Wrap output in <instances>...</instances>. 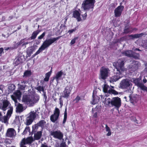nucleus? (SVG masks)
Wrapping results in <instances>:
<instances>
[{"instance_id":"nucleus-25","label":"nucleus","mask_w":147,"mask_h":147,"mask_svg":"<svg viewBox=\"0 0 147 147\" xmlns=\"http://www.w3.org/2000/svg\"><path fill=\"white\" fill-rule=\"evenodd\" d=\"M29 115L28 117L30 118H31L34 120L35 118L36 117L37 115H38L36 112H34V111H31L29 113Z\"/></svg>"},{"instance_id":"nucleus-14","label":"nucleus","mask_w":147,"mask_h":147,"mask_svg":"<svg viewBox=\"0 0 147 147\" xmlns=\"http://www.w3.org/2000/svg\"><path fill=\"white\" fill-rule=\"evenodd\" d=\"M16 134L15 130L13 128H8L7 131L6 136L10 138H13Z\"/></svg>"},{"instance_id":"nucleus-7","label":"nucleus","mask_w":147,"mask_h":147,"mask_svg":"<svg viewBox=\"0 0 147 147\" xmlns=\"http://www.w3.org/2000/svg\"><path fill=\"white\" fill-rule=\"evenodd\" d=\"M10 107H11V104L7 100H4L2 102L0 103V109L2 110L3 111H6Z\"/></svg>"},{"instance_id":"nucleus-20","label":"nucleus","mask_w":147,"mask_h":147,"mask_svg":"<svg viewBox=\"0 0 147 147\" xmlns=\"http://www.w3.org/2000/svg\"><path fill=\"white\" fill-rule=\"evenodd\" d=\"M112 99H111L110 98H105L104 102V104L106 107H111L112 106Z\"/></svg>"},{"instance_id":"nucleus-21","label":"nucleus","mask_w":147,"mask_h":147,"mask_svg":"<svg viewBox=\"0 0 147 147\" xmlns=\"http://www.w3.org/2000/svg\"><path fill=\"white\" fill-rule=\"evenodd\" d=\"M9 117L7 116H4L3 117L2 115V112L0 111V121H3L4 123H6L8 120V118Z\"/></svg>"},{"instance_id":"nucleus-51","label":"nucleus","mask_w":147,"mask_h":147,"mask_svg":"<svg viewBox=\"0 0 147 147\" xmlns=\"http://www.w3.org/2000/svg\"><path fill=\"white\" fill-rule=\"evenodd\" d=\"M20 120L19 116H16L15 117V118L14 120V123H17L20 122Z\"/></svg>"},{"instance_id":"nucleus-32","label":"nucleus","mask_w":147,"mask_h":147,"mask_svg":"<svg viewBox=\"0 0 147 147\" xmlns=\"http://www.w3.org/2000/svg\"><path fill=\"white\" fill-rule=\"evenodd\" d=\"M9 109L7 111L6 116L9 117V118L11 116V114H12L13 111V107H10L9 108Z\"/></svg>"},{"instance_id":"nucleus-54","label":"nucleus","mask_w":147,"mask_h":147,"mask_svg":"<svg viewBox=\"0 0 147 147\" xmlns=\"http://www.w3.org/2000/svg\"><path fill=\"white\" fill-rule=\"evenodd\" d=\"M128 36L130 38V39L133 40L136 38L135 34L129 35Z\"/></svg>"},{"instance_id":"nucleus-47","label":"nucleus","mask_w":147,"mask_h":147,"mask_svg":"<svg viewBox=\"0 0 147 147\" xmlns=\"http://www.w3.org/2000/svg\"><path fill=\"white\" fill-rule=\"evenodd\" d=\"M11 97L12 99L15 102V105H16V104L18 103V100H17V99H18V98H17L16 97V96H15L14 95H11Z\"/></svg>"},{"instance_id":"nucleus-62","label":"nucleus","mask_w":147,"mask_h":147,"mask_svg":"<svg viewBox=\"0 0 147 147\" xmlns=\"http://www.w3.org/2000/svg\"><path fill=\"white\" fill-rule=\"evenodd\" d=\"M3 86L2 85H0V90L3 91Z\"/></svg>"},{"instance_id":"nucleus-63","label":"nucleus","mask_w":147,"mask_h":147,"mask_svg":"<svg viewBox=\"0 0 147 147\" xmlns=\"http://www.w3.org/2000/svg\"><path fill=\"white\" fill-rule=\"evenodd\" d=\"M108 131V133L107 134V135L108 136H111V130L109 131Z\"/></svg>"},{"instance_id":"nucleus-48","label":"nucleus","mask_w":147,"mask_h":147,"mask_svg":"<svg viewBox=\"0 0 147 147\" xmlns=\"http://www.w3.org/2000/svg\"><path fill=\"white\" fill-rule=\"evenodd\" d=\"M79 37H76L74 38L71 41L70 44L71 45H73V44H74L76 42V40H78V38Z\"/></svg>"},{"instance_id":"nucleus-44","label":"nucleus","mask_w":147,"mask_h":147,"mask_svg":"<svg viewBox=\"0 0 147 147\" xmlns=\"http://www.w3.org/2000/svg\"><path fill=\"white\" fill-rule=\"evenodd\" d=\"M109 88L108 85L106 84H105L103 88V91L105 93H108V89Z\"/></svg>"},{"instance_id":"nucleus-1","label":"nucleus","mask_w":147,"mask_h":147,"mask_svg":"<svg viewBox=\"0 0 147 147\" xmlns=\"http://www.w3.org/2000/svg\"><path fill=\"white\" fill-rule=\"evenodd\" d=\"M124 60L123 59H118L117 62L113 63V65L117 69V72L115 75L110 78V81L111 83H113L118 80L122 77V72L124 71Z\"/></svg>"},{"instance_id":"nucleus-19","label":"nucleus","mask_w":147,"mask_h":147,"mask_svg":"<svg viewBox=\"0 0 147 147\" xmlns=\"http://www.w3.org/2000/svg\"><path fill=\"white\" fill-rule=\"evenodd\" d=\"M71 92L70 88L67 86L65 88L63 91L64 95L63 96V97L65 98H68Z\"/></svg>"},{"instance_id":"nucleus-15","label":"nucleus","mask_w":147,"mask_h":147,"mask_svg":"<svg viewBox=\"0 0 147 147\" xmlns=\"http://www.w3.org/2000/svg\"><path fill=\"white\" fill-rule=\"evenodd\" d=\"M28 83L29 81L28 80H21V84H18L19 89L22 90H24L27 86V84H28Z\"/></svg>"},{"instance_id":"nucleus-34","label":"nucleus","mask_w":147,"mask_h":147,"mask_svg":"<svg viewBox=\"0 0 147 147\" xmlns=\"http://www.w3.org/2000/svg\"><path fill=\"white\" fill-rule=\"evenodd\" d=\"M51 72L49 71L46 74L45 78L44 79V81L45 82H48L49 81V78L51 75Z\"/></svg>"},{"instance_id":"nucleus-60","label":"nucleus","mask_w":147,"mask_h":147,"mask_svg":"<svg viewBox=\"0 0 147 147\" xmlns=\"http://www.w3.org/2000/svg\"><path fill=\"white\" fill-rule=\"evenodd\" d=\"M41 147H51V146H48L46 143L41 144Z\"/></svg>"},{"instance_id":"nucleus-46","label":"nucleus","mask_w":147,"mask_h":147,"mask_svg":"<svg viewBox=\"0 0 147 147\" xmlns=\"http://www.w3.org/2000/svg\"><path fill=\"white\" fill-rule=\"evenodd\" d=\"M66 144L65 142H62L61 143L60 145L59 144L56 145L55 147H66Z\"/></svg>"},{"instance_id":"nucleus-12","label":"nucleus","mask_w":147,"mask_h":147,"mask_svg":"<svg viewBox=\"0 0 147 147\" xmlns=\"http://www.w3.org/2000/svg\"><path fill=\"white\" fill-rule=\"evenodd\" d=\"M134 82L136 85L140 88L141 90L147 92V87L145 86L142 83H140L139 80L138 79H135L134 80Z\"/></svg>"},{"instance_id":"nucleus-40","label":"nucleus","mask_w":147,"mask_h":147,"mask_svg":"<svg viewBox=\"0 0 147 147\" xmlns=\"http://www.w3.org/2000/svg\"><path fill=\"white\" fill-rule=\"evenodd\" d=\"M108 93L114 95H117L118 94L117 92L112 89H110L108 90Z\"/></svg>"},{"instance_id":"nucleus-43","label":"nucleus","mask_w":147,"mask_h":147,"mask_svg":"<svg viewBox=\"0 0 147 147\" xmlns=\"http://www.w3.org/2000/svg\"><path fill=\"white\" fill-rule=\"evenodd\" d=\"M27 142L28 144H31L34 141V139L32 137H29L27 138Z\"/></svg>"},{"instance_id":"nucleus-57","label":"nucleus","mask_w":147,"mask_h":147,"mask_svg":"<svg viewBox=\"0 0 147 147\" xmlns=\"http://www.w3.org/2000/svg\"><path fill=\"white\" fill-rule=\"evenodd\" d=\"M21 61H20V60L19 59H18L17 60H16V61L15 62V64L16 65H18V64H20V63H21Z\"/></svg>"},{"instance_id":"nucleus-8","label":"nucleus","mask_w":147,"mask_h":147,"mask_svg":"<svg viewBox=\"0 0 147 147\" xmlns=\"http://www.w3.org/2000/svg\"><path fill=\"white\" fill-rule=\"evenodd\" d=\"M60 114V111L59 109L57 108H56L54 111V114L50 116L51 121L52 122L55 123L58 119Z\"/></svg>"},{"instance_id":"nucleus-59","label":"nucleus","mask_w":147,"mask_h":147,"mask_svg":"<svg viewBox=\"0 0 147 147\" xmlns=\"http://www.w3.org/2000/svg\"><path fill=\"white\" fill-rule=\"evenodd\" d=\"M59 102H60L59 103L60 104L61 107L63 106V100H62L61 98L60 97L59 99Z\"/></svg>"},{"instance_id":"nucleus-17","label":"nucleus","mask_w":147,"mask_h":147,"mask_svg":"<svg viewBox=\"0 0 147 147\" xmlns=\"http://www.w3.org/2000/svg\"><path fill=\"white\" fill-rule=\"evenodd\" d=\"M100 98L99 97L96 95V92L94 91L92 93V100L91 102L92 105H94L97 103L99 101Z\"/></svg>"},{"instance_id":"nucleus-41","label":"nucleus","mask_w":147,"mask_h":147,"mask_svg":"<svg viewBox=\"0 0 147 147\" xmlns=\"http://www.w3.org/2000/svg\"><path fill=\"white\" fill-rule=\"evenodd\" d=\"M81 100H82V99L80 97L79 95H78L73 100V101L75 103H79L80 101Z\"/></svg>"},{"instance_id":"nucleus-5","label":"nucleus","mask_w":147,"mask_h":147,"mask_svg":"<svg viewBox=\"0 0 147 147\" xmlns=\"http://www.w3.org/2000/svg\"><path fill=\"white\" fill-rule=\"evenodd\" d=\"M61 37L62 36H60L57 37H53L48 39H46L44 41L42 44L45 48H46Z\"/></svg>"},{"instance_id":"nucleus-50","label":"nucleus","mask_w":147,"mask_h":147,"mask_svg":"<svg viewBox=\"0 0 147 147\" xmlns=\"http://www.w3.org/2000/svg\"><path fill=\"white\" fill-rule=\"evenodd\" d=\"M36 89L39 92L41 91H43L44 90V88L43 86H39L36 88Z\"/></svg>"},{"instance_id":"nucleus-24","label":"nucleus","mask_w":147,"mask_h":147,"mask_svg":"<svg viewBox=\"0 0 147 147\" xmlns=\"http://www.w3.org/2000/svg\"><path fill=\"white\" fill-rule=\"evenodd\" d=\"M40 31L37 30L34 32L32 34L31 36L30 37L31 40H34L35 39L37 35L39 33Z\"/></svg>"},{"instance_id":"nucleus-10","label":"nucleus","mask_w":147,"mask_h":147,"mask_svg":"<svg viewBox=\"0 0 147 147\" xmlns=\"http://www.w3.org/2000/svg\"><path fill=\"white\" fill-rule=\"evenodd\" d=\"M101 105H97L95 108H92V113L93 117L97 118L98 117L101 112Z\"/></svg>"},{"instance_id":"nucleus-2","label":"nucleus","mask_w":147,"mask_h":147,"mask_svg":"<svg viewBox=\"0 0 147 147\" xmlns=\"http://www.w3.org/2000/svg\"><path fill=\"white\" fill-rule=\"evenodd\" d=\"M39 99V97L38 96L26 95L23 97L22 101L24 104L29 105V106L32 107L34 106V104L37 102Z\"/></svg>"},{"instance_id":"nucleus-49","label":"nucleus","mask_w":147,"mask_h":147,"mask_svg":"<svg viewBox=\"0 0 147 147\" xmlns=\"http://www.w3.org/2000/svg\"><path fill=\"white\" fill-rule=\"evenodd\" d=\"M30 130V127H25L23 132L22 133L23 135H25L27 133V131H29Z\"/></svg>"},{"instance_id":"nucleus-9","label":"nucleus","mask_w":147,"mask_h":147,"mask_svg":"<svg viewBox=\"0 0 147 147\" xmlns=\"http://www.w3.org/2000/svg\"><path fill=\"white\" fill-rule=\"evenodd\" d=\"M50 135L52 136L54 138L58 139L59 140H61L63 137V135L60 130L51 131Z\"/></svg>"},{"instance_id":"nucleus-53","label":"nucleus","mask_w":147,"mask_h":147,"mask_svg":"<svg viewBox=\"0 0 147 147\" xmlns=\"http://www.w3.org/2000/svg\"><path fill=\"white\" fill-rule=\"evenodd\" d=\"M46 34V32H43L41 35L38 36V39H42L43 37L45 36Z\"/></svg>"},{"instance_id":"nucleus-26","label":"nucleus","mask_w":147,"mask_h":147,"mask_svg":"<svg viewBox=\"0 0 147 147\" xmlns=\"http://www.w3.org/2000/svg\"><path fill=\"white\" fill-rule=\"evenodd\" d=\"M42 132L41 131H38L34 135V139L35 140H38L40 139L42 136Z\"/></svg>"},{"instance_id":"nucleus-4","label":"nucleus","mask_w":147,"mask_h":147,"mask_svg":"<svg viewBox=\"0 0 147 147\" xmlns=\"http://www.w3.org/2000/svg\"><path fill=\"white\" fill-rule=\"evenodd\" d=\"M121 105V98L118 97H113L112 98V107H114V108L117 110Z\"/></svg>"},{"instance_id":"nucleus-55","label":"nucleus","mask_w":147,"mask_h":147,"mask_svg":"<svg viewBox=\"0 0 147 147\" xmlns=\"http://www.w3.org/2000/svg\"><path fill=\"white\" fill-rule=\"evenodd\" d=\"M82 17L83 20H86L87 16V13L86 12L84 14H82Z\"/></svg>"},{"instance_id":"nucleus-64","label":"nucleus","mask_w":147,"mask_h":147,"mask_svg":"<svg viewBox=\"0 0 147 147\" xmlns=\"http://www.w3.org/2000/svg\"><path fill=\"white\" fill-rule=\"evenodd\" d=\"M34 129H38V127H39V126L38 125H37V123L36 124H35L34 125Z\"/></svg>"},{"instance_id":"nucleus-35","label":"nucleus","mask_w":147,"mask_h":147,"mask_svg":"<svg viewBox=\"0 0 147 147\" xmlns=\"http://www.w3.org/2000/svg\"><path fill=\"white\" fill-rule=\"evenodd\" d=\"M33 120L31 118L27 117L26 120V122L25 124L27 125H29L31 124Z\"/></svg>"},{"instance_id":"nucleus-6","label":"nucleus","mask_w":147,"mask_h":147,"mask_svg":"<svg viewBox=\"0 0 147 147\" xmlns=\"http://www.w3.org/2000/svg\"><path fill=\"white\" fill-rule=\"evenodd\" d=\"M109 71V70L108 68H106L103 66L102 67L100 70L101 78L103 80H105L108 76Z\"/></svg>"},{"instance_id":"nucleus-31","label":"nucleus","mask_w":147,"mask_h":147,"mask_svg":"<svg viewBox=\"0 0 147 147\" xmlns=\"http://www.w3.org/2000/svg\"><path fill=\"white\" fill-rule=\"evenodd\" d=\"M130 27H129L127 26H125L123 30V33L127 34L130 32H132V31L130 30Z\"/></svg>"},{"instance_id":"nucleus-39","label":"nucleus","mask_w":147,"mask_h":147,"mask_svg":"<svg viewBox=\"0 0 147 147\" xmlns=\"http://www.w3.org/2000/svg\"><path fill=\"white\" fill-rule=\"evenodd\" d=\"M67 108H66L64 113V116L63 121V124H65L67 119Z\"/></svg>"},{"instance_id":"nucleus-27","label":"nucleus","mask_w":147,"mask_h":147,"mask_svg":"<svg viewBox=\"0 0 147 147\" xmlns=\"http://www.w3.org/2000/svg\"><path fill=\"white\" fill-rule=\"evenodd\" d=\"M63 74V72L62 70H61L58 71L56 74L55 77H54V78H55L57 82L59 81V78L62 76Z\"/></svg>"},{"instance_id":"nucleus-13","label":"nucleus","mask_w":147,"mask_h":147,"mask_svg":"<svg viewBox=\"0 0 147 147\" xmlns=\"http://www.w3.org/2000/svg\"><path fill=\"white\" fill-rule=\"evenodd\" d=\"M124 8L123 6L119 5L115 9L114 13L115 17H119L121 16Z\"/></svg>"},{"instance_id":"nucleus-23","label":"nucleus","mask_w":147,"mask_h":147,"mask_svg":"<svg viewBox=\"0 0 147 147\" xmlns=\"http://www.w3.org/2000/svg\"><path fill=\"white\" fill-rule=\"evenodd\" d=\"M23 109L22 105L18 103L16 108V112L18 113L22 112L23 111Z\"/></svg>"},{"instance_id":"nucleus-33","label":"nucleus","mask_w":147,"mask_h":147,"mask_svg":"<svg viewBox=\"0 0 147 147\" xmlns=\"http://www.w3.org/2000/svg\"><path fill=\"white\" fill-rule=\"evenodd\" d=\"M14 95L19 99L21 97V92L20 90H17L16 92L13 93Z\"/></svg>"},{"instance_id":"nucleus-30","label":"nucleus","mask_w":147,"mask_h":147,"mask_svg":"<svg viewBox=\"0 0 147 147\" xmlns=\"http://www.w3.org/2000/svg\"><path fill=\"white\" fill-rule=\"evenodd\" d=\"M132 51L128 50L123 52L122 53L125 56L131 57Z\"/></svg>"},{"instance_id":"nucleus-3","label":"nucleus","mask_w":147,"mask_h":147,"mask_svg":"<svg viewBox=\"0 0 147 147\" xmlns=\"http://www.w3.org/2000/svg\"><path fill=\"white\" fill-rule=\"evenodd\" d=\"M95 0H84L82 4V7L84 10H92L94 7Z\"/></svg>"},{"instance_id":"nucleus-28","label":"nucleus","mask_w":147,"mask_h":147,"mask_svg":"<svg viewBox=\"0 0 147 147\" xmlns=\"http://www.w3.org/2000/svg\"><path fill=\"white\" fill-rule=\"evenodd\" d=\"M32 75V72L30 70H26L24 73L23 77L27 78L30 76Z\"/></svg>"},{"instance_id":"nucleus-29","label":"nucleus","mask_w":147,"mask_h":147,"mask_svg":"<svg viewBox=\"0 0 147 147\" xmlns=\"http://www.w3.org/2000/svg\"><path fill=\"white\" fill-rule=\"evenodd\" d=\"M46 122L44 120H41L37 123L39 127H41L42 128L45 127V125H46Z\"/></svg>"},{"instance_id":"nucleus-11","label":"nucleus","mask_w":147,"mask_h":147,"mask_svg":"<svg viewBox=\"0 0 147 147\" xmlns=\"http://www.w3.org/2000/svg\"><path fill=\"white\" fill-rule=\"evenodd\" d=\"M130 83L129 79H125L122 80L120 83V86L121 88L127 89L130 86Z\"/></svg>"},{"instance_id":"nucleus-42","label":"nucleus","mask_w":147,"mask_h":147,"mask_svg":"<svg viewBox=\"0 0 147 147\" xmlns=\"http://www.w3.org/2000/svg\"><path fill=\"white\" fill-rule=\"evenodd\" d=\"M26 144L24 138L22 140L20 143V147H27L26 146H25Z\"/></svg>"},{"instance_id":"nucleus-56","label":"nucleus","mask_w":147,"mask_h":147,"mask_svg":"<svg viewBox=\"0 0 147 147\" xmlns=\"http://www.w3.org/2000/svg\"><path fill=\"white\" fill-rule=\"evenodd\" d=\"M24 39H22L19 42H18V43H17L19 46H20L21 45H22V43L24 42Z\"/></svg>"},{"instance_id":"nucleus-37","label":"nucleus","mask_w":147,"mask_h":147,"mask_svg":"<svg viewBox=\"0 0 147 147\" xmlns=\"http://www.w3.org/2000/svg\"><path fill=\"white\" fill-rule=\"evenodd\" d=\"M33 51V50L32 48H29L27 49L26 50V53L28 57H30L31 54L32 53Z\"/></svg>"},{"instance_id":"nucleus-22","label":"nucleus","mask_w":147,"mask_h":147,"mask_svg":"<svg viewBox=\"0 0 147 147\" xmlns=\"http://www.w3.org/2000/svg\"><path fill=\"white\" fill-rule=\"evenodd\" d=\"M15 85L13 84H9L8 87V90L9 93H11L15 89Z\"/></svg>"},{"instance_id":"nucleus-61","label":"nucleus","mask_w":147,"mask_h":147,"mask_svg":"<svg viewBox=\"0 0 147 147\" xmlns=\"http://www.w3.org/2000/svg\"><path fill=\"white\" fill-rule=\"evenodd\" d=\"M105 129L106 131H107L111 130L109 127L108 126L107 124H106L105 125Z\"/></svg>"},{"instance_id":"nucleus-58","label":"nucleus","mask_w":147,"mask_h":147,"mask_svg":"<svg viewBox=\"0 0 147 147\" xmlns=\"http://www.w3.org/2000/svg\"><path fill=\"white\" fill-rule=\"evenodd\" d=\"M19 46L18 45L17 43H16V42H15V44L13 45V49H17L18 48Z\"/></svg>"},{"instance_id":"nucleus-16","label":"nucleus","mask_w":147,"mask_h":147,"mask_svg":"<svg viewBox=\"0 0 147 147\" xmlns=\"http://www.w3.org/2000/svg\"><path fill=\"white\" fill-rule=\"evenodd\" d=\"M140 65V63L139 62L136 61H133L131 67V71H134L137 70Z\"/></svg>"},{"instance_id":"nucleus-36","label":"nucleus","mask_w":147,"mask_h":147,"mask_svg":"<svg viewBox=\"0 0 147 147\" xmlns=\"http://www.w3.org/2000/svg\"><path fill=\"white\" fill-rule=\"evenodd\" d=\"M131 57L136 59H138L140 57V55L139 53H136L132 51L131 53Z\"/></svg>"},{"instance_id":"nucleus-52","label":"nucleus","mask_w":147,"mask_h":147,"mask_svg":"<svg viewBox=\"0 0 147 147\" xmlns=\"http://www.w3.org/2000/svg\"><path fill=\"white\" fill-rule=\"evenodd\" d=\"M78 28L77 27H75L74 28L68 30V32L69 34H71L73 32H75Z\"/></svg>"},{"instance_id":"nucleus-45","label":"nucleus","mask_w":147,"mask_h":147,"mask_svg":"<svg viewBox=\"0 0 147 147\" xmlns=\"http://www.w3.org/2000/svg\"><path fill=\"white\" fill-rule=\"evenodd\" d=\"M145 35V33H141L140 34H135L136 38H139Z\"/></svg>"},{"instance_id":"nucleus-18","label":"nucleus","mask_w":147,"mask_h":147,"mask_svg":"<svg viewBox=\"0 0 147 147\" xmlns=\"http://www.w3.org/2000/svg\"><path fill=\"white\" fill-rule=\"evenodd\" d=\"M80 13L78 11L75 10L73 12V17L74 18H76L78 21L80 22L82 20L80 17Z\"/></svg>"},{"instance_id":"nucleus-38","label":"nucleus","mask_w":147,"mask_h":147,"mask_svg":"<svg viewBox=\"0 0 147 147\" xmlns=\"http://www.w3.org/2000/svg\"><path fill=\"white\" fill-rule=\"evenodd\" d=\"M46 48L42 44L41 47L39 48V49L35 53L37 55L39 54L42 51L45 50Z\"/></svg>"}]
</instances>
